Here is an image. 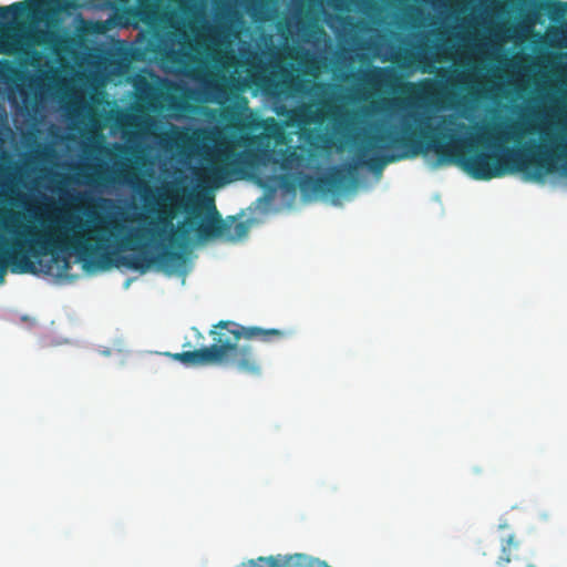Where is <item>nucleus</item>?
<instances>
[{"label":"nucleus","mask_w":567,"mask_h":567,"mask_svg":"<svg viewBox=\"0 0 567 567\" xmlns=\"http://www.w3.org/2000/svg\"><path fill=\"white\" fill-rule=\"evenodd\" d=\"M158 199V208L150 209L156 213V218L150 223L151 227L132 229L123 236H120L125 228L123 223L101 217L94 210L85 212L91 221H96L94 225L63 216L48 217L40 229L29 226L23 231L17 229V274L42 272L64 277L71 269L72 255L83 261L96 259L100 266L109 264L112 255L111 238L115 239L118 250L138 251L122 258V264L127 268L144 272L157 265L168 272H175L185 262L184 254L165 248L157 255H150L144 238L166 240L181 247V241H185L193 230L204 240L226 237L234 241L248 235L247 221H236L234 218L227 223L214 205L209 215L197 223L200 216L197 207L181 198L178 192L161 193Z\"/></svg>","instance_id":"1"},{"label":"nucleus","mask_w":567,"mask_h":567,"mask_svg":"<svg viewBox=\"0 0 567 567\" xmlns=\"http://www.w3.org/2000/svg\"><path fill=\"white\" fill-rule=\"evenodd\" d=\"M444 89L442 82L424 79L415 85L417 106L409 111L402 122L401 134L392 125V163L433 151L441 163L455 164L477 181H491L508 173L528 172L533 166L534 179L554 172L556 164L567 159V122H559L561 132L548 134L539 131L540 143L519 148L504 147L503 143L519 140L532 130H522L513 123L509 130L499 124L480 127L475 135L458 137L452 130V115H436V106Z\"/></svg>","instance_id":"2"},{"label":"nucleus","mask_w":567,"mask_h":567,"mask_svg":"<svg viewBox=\"0 0 567 567\" xmlns=\"http://www.w3.org/2000/svg\"><path fill=\"white\" fill-rule=\"evenodd\" d=\"M379 78L381 84V132L380 141L383 152L380 153L379 138L374 135L364 136L357 144L352 161L333 167L328 175L313 177L299 173L301 189H313L322 194H344L354 190L359 185L358 169L367 168L374 174L381 173L390 164V65H384L361 75V83L371 86Z\"/></svg>","instance_id":"3"},{"label":"nucleus","mask_w":567,"mask_h":567,"mask_svg":"<svg viewBox=\"0 0 567 567\" xmlns=\"http://www.w3.org/2000/svg\"><path fill=\"white\" fill-rule=\"evenodd\" d=\"M261 141L259 135L245 134L237 141L238 145L245 146L244 151L237 152L230 146L219 150L216 157L204 167L205 178L215 186H221L233 177H243L248 171L268 163L278 164L286 173L303 165L306 157L296 148L281 150L280 159H278L274 157V152L268 145L260 146Z\"/></svg>","instance_id":"4"},{"label":"nucleus","mask_w":567,"mask_h":567,"mask_svg":"<svg viewBox=\"0 0 567 567\" xmlns=\"http://www.w3.org/2000/svg\"><path fill=\"white\" fill-rule=\"evenodd\" d=\"M214 343L194 351H184L172 354L173 359L186 365H207L221 363L227 354L239 344L240 339H258L264 342L281 339L285 331L280 329H264L260 327H244L234 321H219L209 331Z\"/></svg>","instance_id":"5"},{"label":"nucleus","mask_w":567,"mask_h":567,"mask_svg":"<svg viewBox=\"0 0 567 567\" xmlns=\"http://www.w3.org/2000/svg\"><path fill=\"white\" fill-rule=\"evenodd\" d=\"M168 27L171 30L165 34H152L147 40L145 50L153 53L156 59L175 63L179 56V51L175 49V44L178 43L184 48L189 43V35L184 21L169 20Z\"/></svg>","instance_id":"6"},{"label":"nucleus","mask_w":567,"mask_h":567,"mask_svg":"<svg viewBox=\"0 0 567 567\" xmlns=\"http://www.w3.org/2000/svg\"><path fill=\"white\" fill-rule=\"evenodd\" d=\"M236 567H331L327 561L307 554L260 556L241 563Z\"/></svg>","instance_id":"7"},{"label":"nucleus","mask_w":567,"mask_h":567,"mask_svg":"<svg viewBox=\"0 0 567 567\" xmlns=\"http://www.w3.org/2000/svg\"><path fill=\"white\" fill-rule=\"evenodd\" d=\"M330 109V103L327 100L318 102V106L313 107L312 104H302L298 107L288 110L286 106L277 109L278 115H287L289 122L299 126H307L311 124H321L327 115V110Z\"/></svg>","instance_id":"8"},{"label":"nucleus","mask_w":567,"mask_h":567,"mask_svg":"<svg viewBox=\"0 0 567 567\" xmlns=\"http://www.w3.org/2000/svg\"><path fill=\"white\" fill-rule=\"evenodd\" d=\"M221 363L230 364L238 372L251 377H259L262 371L261 362L250 344L238 346Z\"/></svg>","instance_id":"9"},{"label":"nucleus","mask_w":567,"mask_h":567,"mask_svg":"<svg viewBox=\"0 0 567 567\" xmlns=\"http://www.w3.org/2000/svg\"><path fill=\"white\" fill-rule=\"evenodd\" d=\"M400 65L405 70H421L423 73L432 72V60L423 44H414L403 54L392 50V66Z\"/></svg>","instance_id":"10"},{"label":"nucleus","mask_w":567,"mask_h":567,"mask_svg":"<svg viewBox=\"0 0 567 567\" xmlns=\"http://www.w3.org/2000/svg\"><path fill=\"white\" fill-rule=\"evenodd\" d=\"M134 90L137 103L144 109L158 111L162 107L163 91L146 78H137L134 82Z\"/></svg>","instance_id":"11"},{"label":"nucleus","mask_w":567,"mask_h":567,"mask_svg":"<svg viewBox=\"0 0 567 567\" xmlns=\"http://www.w3.org/2000/svg\"><path fill=\"white\" fill-rule=\"evenodd\" d=\"M33 40L35 43L49 48L56 55L69 53L73 44L72 38L53 30H37Z\"/></svg>","instance_id":"12"},{"label":"nucleus","mask_w":567,"mask_h":567,"mask_svg":"<svg viewBox=\"0 0 567 567\" xmlns=\"http://www.w3.org/2000/svg\"><path fill=\"white\" fill-rule=\"evenodd\" d=\"M267 71L268 64L261 59L258 58L249 61L247 76L254 85L264 92H268L270 89L275 87L274 79L267 74Z\"/></svg>","instance_id":"13"},{"label":"nucleus","mask_w":567,"mask_h":567,"mask_svg":"<svg viewBox=\"0 0 567 567\" xmlns=\"http://www.w3.org/2000/svg\"><path fill=\"white\" fill-rule=\"evenodd\" d=\"M381 60L382 62L390 61V0H381Z\"/></svg>","instance_id":"14"},{"label":"nucleus","mask_w":567,"mask_h":567,"mask_svg":"<svg viewBox=\"0 0 567 567\" xmlns=\"http://www.w3.org/2000/svg\"><path fill=\"white\" fill-rule=\"evenodd\" d=\"M519 544V539L513 533L501 539V553L496 561L498 567H506L512 561L513 551L518 549Z\"/></svg>","instance_id":"15"},{"label":"nucleus","mask_w":567,"mask_h":567,"mask_svg":"<svg viewBox=\"0 0 567 567\" xmlns=\"http://www.w3.org/2000/svg\"><path fill=\"white\" fill-rule=\"evenodd\" d=\"M31 11L32 7L29 0L19 1L10 6L0 7V18L2 20H8L9 17L12 19H19L29 16Z\"/></svg>","instance_id":"16"},{"label":"nucleus","mask_w":567,"mask_h":567,"mask_svg":"<svg viewBox=\"0 0 567 567\" xmlns=\"http://www.w3.org/2000/svg\"><path fill=\"white\" fill-rule=\"evenodd\" d=\"M84 177L87 183H106L110 182L109 175L100 169L99 167H93V173L84 174Z\"/></svg>","instance_id":"17"},{"label":"nucleus","mask_w":567,"mask_h":567,"mask_svg":"<svg viewBox=\"0 0 567 567\" xmlns=\"http://www.w3.org/2000/svg\"><path fill=\"white\" fill-rule=\"evenodd\" d=\"M284 86L292 92H302L303 91V81L299 78H290L282 82Z\"/></svg>","instance_id":"18"},{"label":"nucleus","mask_w":567,"mask_h":567,"mask_svg":"<svg viewBox=\"0 0 567 567\" xmlns=\"http://www.w3.org/2000/svg\"><path fill=\"white\" fill-rule=\"evenodd\" d=\"M207 87L210 89L216 96L224 97L226 96V90L224 84L217 82V81H209L207 82Z\"/></svg>","instance_id":"19"},{"label":"nucleus","mask_w":567,"mask_h":567,"mask_svg":"<svg viewBox=\"0 0 567 567\" xmlns=\"http://www.w3.org/2000/svg\"><path fill=\"white\" fill-rule=\"evenodd\" d=\"M280 181H281V184L285 188L289 189V188H293L295 187V184L293 183H289V177L288 175H280L279 176Z\"/></svg>","instance_id":"20"},{"label":"nucleus","mask_w":567,"mask_h":567,"mask_svg":"<svg viewBox=\"0 0 567 567\" xmlns=\"http://www.w3.org/2000/svg\"><path fill=\"white\" fill-rule=\"evenodd\" d=\"M74 200L76 202H84V200H91L92 198L89 197L86 194L84 193H81V194H78L76 196H73L72 197Z\"/></svg>","instance_id":"21"},{"label":"nucleus","mask_w":567,"mask_h":567,"mask_svg":"<svg viewBox=\"0 0 567 567\" xmlns=\"http://www.w3.org/2000/svg\"><path fill=\"white\" fill-rule=\"evenodd\" d=\"M4 216L8 217V219L13 223L19 215L12 210H6Z\"/></svg>","instance_id":"22"},{"label":"nucleus","mask_w":567,"mask_h":567,"mask_svg":"<svg viewBox=\"0 0 567 567\" xmlns=\"http://www.w3.org/2000/svg\"><path fill=\"white\" fill-rule=\"evenodd\" d=\"M327 87H328V85L326 83H316L315 84V89L322 93L327 91Z\"/></svg>","instance_id":"23"},{"label":"nucleus","mask_w":567,"mask_h":567,"mask_svg":"<svg viewBox=\"0 0 567 567\" xmlns=\"http://www.w3.org/2000/svg\"><path fill=\"white\" fill-rule=\"evenodd\" d=\"M150 194H153V193L150 188L146 187L144 194L142 195V198L145 203L150 202V196H148Z\"/></svg>","instance_id":"24"},{"label":"nucleus","mask_w":567,"mask_h":567,"mask_svg":"<svg viewBox=\"0 0 567 567\" xmlns=\"http://www.w3.org/2000/svg\"><path fill=\"white\" fill-rule=\"evenodd\" d=\"M96 202H97V205L101 207L102 205L107 204V203H110L111 200H110V199H106V198H104V197H99V198L96 199Z\"/></svg>","instance_id":"25"},{"label":"nucleus","mask_w":567,"mask_h":567,"mask_svg":"<svg viewBox=\"0 0 567 567\" xmlns=\"http://www.w3.org/2000/svg\"><path fill=\"white\" fill-rule=\"evenodd\" d=\"M498 528H499V529H508V528H509V525H508V523H507V522H504V523H501V524L498 525Z\"/></svg>","instance_id":"26"},{"label":"nucleus","mask_w":567,"mask_h":567,"mask_svg":"<svg viewBox=\"0 0 567 567\" xmlns=\"http://www.w3.org/2000/svg\"><path fill=\"white\" fill-rule=\"evenodd\" d=\"M358 94H360V96H363V90L362 89H358Z\"/></svg>","instance_id":"27"},{"label":"nucleus","mask_w":567,"mask_h":567,"mask_svg":"<svg viewBox=\"0 0 567 567\" xmlns=\"http://www.w3.org/2000/svg\"><path fill=\"white\" fill-rule=\"evenodd\" d=\"M391 92H392V93L394 92V84H393V83H392Z\"/></svg>","instance_id":"28"},{"label":"nucleus","mask_w":567,"mask_h":567,"mask_svg":"<svg viewBox=\"0 0 567 567\" xmlns=\"http://www.w3.org/2000/svg\"><path fill=\"white\" fill-rule=\"evenodd\" d=\"M527 567H536V566H534V565H528Z\"/></svg>","instance_id":"29"}]
</instances>
